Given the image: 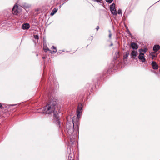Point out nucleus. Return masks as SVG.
<instances>
[{"label": "nucleus", "mask_w": 160, "mask_h": 160, "mask_svg": "<svg viewBox=\"0 0 160 160\" xmlns=\"http://www.w3.org/2000/svg\"><path fill=\"white\" fill-rule=\"evenodd\" d=\"M97 30H98V29H99V27L98 26L97 28H96Z\"/></svg>", "instance_id": "nucleus-23"}, {"label": "nucleus", "mask_w": 160, "mask_h": 160, "mask_svg": "<svg viewBox=\"0 0 160 160\" xmlns=\"http://www.w3.org/2000/svg\"><path fill=\"white\" fill-rule=\"evenodd\" d=\"M56 101H51L49 104L43 108L42 112L44 114H48L52 113L55 118H56V122L59 125L60 122L58 118V113L56 111V109L57 108V106L56 105Z\"/></svg>", "instance_id": "nucleus-1"}, {"label": "nucleus", "mask_w": 160, "mask_h": 160, "mask_svg": "<svg viewBox=\"0 0 160 160\" xmlns=\"http://www.w3.org/2000/svg\"><path fill=\"white\" fill-rule=\"evenodd\" d=\"M158 54L155 52H152L150 53L149 56V58H152V59H154L155 58L157 57Z\"/></svg>", "instance_id": "nucleus-6"}, {"label": "nucleus", "mask_w": 160, "mask_h": 160, "mask_svg": "<svg viewBox=\"0 0 160 160\" xmlns=\"http://www.w3.org/2000/svg\"><path fill=\"white\" fill-rule=\"evenodd\" d=\"M57 9L54 8L51 13L50 15L52 16H53L57 12Z\"/></svg>", "instance_id": "nucleus-13"}, {"label": "nucleus", "mask_w": 160, "mask_h": 160, "mask_svg": "<svg viewBox=\"0 0 160 160\" xmlns=\"http://www.w3.org/2000/svg\"><path fill=\"white\" fill-rule=\"evenodd\" d=\"M20 12V10L18 9V6L17 5H15L12 9V12L13 14L17 15Z\"/></svg>", "instance_id": "nucleus-4"}, {"label": "nucleus", "mask_w": 160, "mask_h": 160, "mask_svg": "<svg viewBox=\"0 0 160 160\" xmlns=\"http://www.w3.org/2000/svg\"><path fill=\"white\" fill-rule=\"evenodd\" d=\"M2 107V105L1 103H0V108H1Z\"/></svg>", "instance_id": "nucleus-24"}, {"label": "nucleus", "mask_w": 160, "mask_h": 160, "mask_svg": "<svg viewBox=\"0 0 160 160\" xmlns=\"http://www.w3.org/2000/svg\"><path fill=\"white\" fill-rule=\"evenodd\" d=\"M118 13L119 14H122V11L120 9H119L118 10Z\"/></svg>", "instance_id": "nucleus-20"}, {"label": "nucleus", "mask_w": 160, "mask_h": 160, "mask_svg": "<svg viewBox=\"0 0 160 160\" xmlns=\"http://www.w3.org/2000/svg\"><path fill=\"white\" fill-rule=\"evenodd\" d=\"M43 49L45 52H47L48 51H50V52L52 53V52H51V51L50 50H49L48 48L47 47H46L43 46Z\"/></svg>", "instance_id": "nucleus-14"}, {"label": "nucleus", "mask_w": 160, "mask_h": 160, "mask_svg": "<svg viewBox=\"0 0 160 160\" xmlns=\"http://www.w3.org/2000/svg\"><path fill=\"white\" fill-rule=\"evenodd\" d=\"M147 50L146 48H145L144 49H140L139 50L140 53L142 52H144V53H145L146 52H147Z\"/></svg>", "instance_id": "nucleus-15"}, {"label": "nucleus", "mask_w": 160, "mask_h": 160, "mask_svg": "<svg viewBox=\"0 0 160 160\" xmlns=\"http://www.w3.org/2000/svg\"><path fill=\"white\" fill-rule=\"evenodd\" d=\"M128 54H126L124 56V57H123V59L124 60H125V59H128Z\"/></svg>", "instance_id": "nucleus-17"}, {"label": "nucleus", "mask_w": 160, "mask_h": 160, "mask_svg": "<svg viewBox=\"0 0 160 160\" xmlns=\"http://www.w3.org/2000/svg\"><path fill=\"white\" fill-rule=\"evenodd\" d=\"M52 48L54 50L53 51V52H57L56 47L53 46H52Z\"/></svg>", "instance_id": "nucleus-18"}, {"label": "nucleus", "mask_w": 160, "mask_h": 160, "mask_svg": "<svg viewBox=\"0 0 160 160\" xmlns=\"http://www.w3.org/2000/svg\"><path fill=\"white\" fill-rule=\"evenodd\" d=\"M109 32H110V34H109V37L110 38H111V35H112V34L111 33V31L110 30L109 31Z\"/></svg>", "instance_id": "nucleus-22"}, {"label": "nucleus", "mask_w": 160, "mask_h": 160, "mask_svg": "<svg viewBox=\"0 0 160 160\" xmlns=\"http://www.w3.org/2000/svg\"><path fill=\"white\" fill-rule=\"evenodd\" d=\"M106 1L108 2L111 3L112 2L113 0H106Z\"/></svg>", "instance_id": "nucleus-21"}, {"label": "nucleus", "mask_w": 160, "mask_h": 160, "mask_svg": "<svg viewBox=\"0 0 160 160\" xmlns=\"http://www.w3.org/2000/svg\"><path fill=\"white\" fill-rule=\"evenodd\" d=\"M131 47L133 49L137 50L138 48V46L135 42H132L131 44Z\"/></svg>", "instance_id": "nucleus-8"}, {"label": "nucleus", "mask_w": 160, "mask_h": 160, "mask_svg": "<svg viewBox=\"0 0 160 160\" xmlns=\"http://www.w3.org/2000/svg\"><path fill=\"white\" fill-rule=\"evenodd\" d=\"M42 58L43 59H44V58H45V57H42Z\"/></svg>", "instance_id": "nucleus-25"}, {"label": "nucleus", "mask_w": 160, "mask_h": 160, "mask_svg": "<svg viewBox=\"0 0 160 160\" xmlns=\"http://www.w3.org/2000/svg\"><path fill=\"white\" fill-rule=\"evenodd\" d=\"M38 56V54H37V56Z\"/></svg>", "instance_id": "nucleus-27"}, {"label": "nucleus", "mask_w": 160, "mask_h": 160, "mask_svg": "<svg viewBox=\"0 0 160 160\" xmlns=\"http://www.w3.org/2000/svg\"><path fill=\"white\" fill-rule=\"evenodd\" d=\"M137 54L138 52L137 51L135 50H133L131 53V56L132 57L135 58L137 56Z\"/></svg>", "instance_id": "nucleus-10"}, {"label": "nucleus", "mask_w": 160, "mask_h": 160, "mask_svg": "<svg viewBox=\"0 0 160 160\" xmlns=\"http://www.w3.org/2000/svg\"><path fill=\"white\" fill-rule=\"evenodd\" d=\"M152 66L153 68L155 70H157L158 69V66L156 62L155 61H153L151 63Z\"/></svg>", "instance_id": "nucleus-7"}, {"label": "nucleus", "mask_w": 160, "mask_h": 160, "mask_svg": "<svg viewBox=\"0 0 160 160\" xmlns=\"http://www.w3.org/2000/svg\"><path fill=\"white\" fill-rule=\"evenodd\" d=\"M82 104H80L78 105V109L77 111L80 112H82Z\"/></svg>", "instance_id": "nucleus-12"}, {"label": "nucleus", "mask_w": 160, "mask_h": 160, "mask_svg": "<svg viewBox=\"0 0 160 160\" xmlns=\"http://www.w3.org/2000/svg\"><path fill=\"white\" fill-rule=\"evenodd\" d=\"M74 120H72L73 125L68 122L66 124V131L69 135H71L74 131Z\"/></svg>", "instance_id": "nucleus-2"}, {"label": "nucleus", "mask_w": 160, "mask_h": 160, "mask_svg": "<svg viewBox=\"0 0 160 160\" xmlns=\"http://www.w3.org/2000/svg\"><path fill=\"white\" fill-rule=\"evenodd\" d=\"M34 37L35 38L38 39H39V36L38 35H34Z\"/></svg>", "instance_id": "nucleus-19"}, {"label": "nucleus", "mask_w": 160, "mask_h": 160, "mask_svg": "<svg viewBox=\"0 0 160 160\" xmlns=\"http://www.w3.org/2000/svg\"><path fill=\"white\" fill-rule=\"evenodd\" d=\"M113 45V44H111L110 45V46H112Z\"/></svg>", "instance_id": "nucleus-26"}, {"label": "nucleus", "mask_w": 160, "mask_h": 160, "mask_svg": "<svg viewBox=\"0 0 160 160\" xmlns=\"http://www.w3.org/2000/svg\"><path fill=\"white\" fill-rule=\"evenodd\" d=\"M144 53L142 52L140 53V54L138 56V58L140 60H141L142 62L145 61L146 59L144 55Z\"/></svg>", "instance_id": "nucleus-5"}, {"label": "nucleus", "mask_w": 160, "mask_h": 160, "mask_svg": "<svg viewBox=\"0 0 160 160\" xmlns=\"http://www.w3.org/2000/svg\"><path fill=\"white\" fill-rule=\"evenodd\" d=\"M82 112H80L79 111H77V117L78 118H80L81 114L82 113Z\"/></svg>", "instance_id": "nucleus-16"}, {"label": "nucleus", "mask_w": 160, "mask_h": 160, "mask_svg": "<svg viewBox=\"0 0 160 160\" xmlns=\"http://www.w3.org/2000/svg\"><path fill=\"white\" fill-rule=\"evenodd\" d=\"M160 47L159 45H156L154 46L153 48V50L155 52L158 51L160 49Z\"/></svg>", "instance_id": "nucleus-11"}, {"label": "nucleus", "mask_w": 160, "mask_h": 160, "mask_svg": "<svg viewBox=\"0 0 160 160\" xmlns=\"http://www.w3.org/2000/svg\"><path fill=\"white\" fill-rule=\"evenodd\" d=\"M29 28V24L28 23L24 24L22 25V28L23 30L28 29Z\"/></svg>", "instance_id": "nucleus-9"}, {"label": "nucleus", "mask_w": 160, "mask_h": 160, "mask_svg": "<svg viewBox=\"0 0 160 160\" xmlns=\"http://www.w3.org/2000/svg\"><path fill=\"white\" fill-rule=\"evenodd\" d=\"M115 6V4L114 3H112L110 6V10L112 14L114 15H117V13L116 10Z\"/></svg>", "instance_id": "nucleus-3"}]
</instances>
